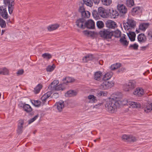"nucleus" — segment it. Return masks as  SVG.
<instances>
[{"mask_svg": "<svg viewBox=\"0 0 152 152\" xmlns=\"http://www.w3.org/2000/svg\"><path fill=\"white\" fill-rule=\"evenodd\" d=\"M90 13L88 11H85L81 14V18L85 19L89 18L90 16Z\"/></svg>", "mask_w": 152, "mask_h": 152, "instance_id": "bb28decb", "label": "nucleus"}, {"mask_svg": "<svg viewBox=\"0 0 152 152\" xmlns=\"http://www.w3.org/2000/svg\"><path fill=\"white\" fill-rule=\"evenodd\" d=\"M62 83L61 84H62L63 86H64V84L67 85V83H68L66 82V80H65V78L62 80Z\"/></svg>", "mask_w": 152, "mask_h": 152, "instance_id": "e2e57ef3", "label": "nucleus"}, {"mask_svg": "<svg viewBox=\"0 0 152 152\" xmlns=\"http://www.w3.org/2000/svg\"><path fill=\"white\" fill-rule=\"evenodd\" d=\"M124 27L125 29L129 30L134 28L136 26V23L134 20L132 19H127V22L126 23H124Z\"/></svg>", "mask_w": 152, "mask_h": 152, "instance_id": "39448f33", "label": "nucleus"}, {"mask_svg": "<svg viewBox=\"0 0 152 152\" xmlns=\"http://www.w3.org/2000/svg\"><path fill=\"white\" fill-rule=\"evenodd\" d=\"M107 17H110L111 18H115L116 16L119 15V13L115 10H113V8L107 9Z\"/></svg>", "mask_w": 152, "mask_h": 152, "instance_id": "6e6552de", "label": "nucleus"}, {"mask_svg": "<svg viewBox=\"0 0 152 152\" xmlns=\"http://www.w3.org/2000/svg\"><path fill=\"white\" fill-rule=\"evenodd\" d=\"M52 94V91H50L48 92L47 93H46L45 94H46V95L47 96V97H48V98L50 96V95H51Z\"/></svg>", "mask_w": 152, "mask_h": 152, "instance_id": "680f3d73", "label": "nucleus"}, {"mask_svg": "<svg viewBox=\"0 0 152 152\" xmlns=\"http://www.w3.org/2000/svg\"><path fill=\"white\" fill-rule=\"evenodd\" d=\"M52 96L55 99H56L59 97V94L58 93H54L52 95Z\"/></svg>", "mask_w": 152, "mask_h": 152, "instance_id": "5fc2aeb1", "label": "nucleus"}, {"mask_svg": "<svg viewBox=\"0 0 152 152\" xmlns=\"http://www.w3.org/2000/svg\"><path fill=\"white\" fill-rule=\"evenodd\" d=\"M85 22V19L81 18L77 19L76 21V25L78 27L82 29H84V24Z\"/></svg>", "mask_w": 152, "mask_h": 152, "instance_id": "ddd939ff", "label": "nucleus"}, {"mask_svg": "<svg viewBox=\"0 0 152 152\" xmlns=\"http://www.w3.org/2000/svg\"><path fill=\"white\" fill-rule=\"evenodd\" d=\"M144 110L146 113L149 112L152 110V103L147 104L144 108Z\"/></svg>", "mask_w": 152, "mask_h": 152, "instance_id": "7c9ffc66", "label": "nucleus"}, {"mask_svg": "<svg viewBox=\"0 0 152 152\" xmlns=\"http://www.w3.org/2000/svg\"><path fill=\"white\" fill-rule=\"evenodd\" d=\"M113 73L111 72H108L105 74L102 78L104 82L100 86V88L102 90H105L111 88L114 86L115 83L113 81L109 80L112 77Z\"/></svg>", "mask_w": 152, "mask_h": 152, "instance_id": "f03ea898", "label": "nucleus"}, {"mask_svg": "<svg viewBox=\"0 0 152 152\" xmlns=\"http://www.w3.org/2000/svg\"><path fill=\"white\" fill-rule=\"evenodd\" d=\"M102 4L104 5H108L112 3L111 0H101Z\"/></svg>", "mask_w": 152, "mask_h": 152, "instance_id": "a18cd8bd", "label": "nucleus"}, {"mask_svg": "<svg viewBox=\"0 0 152 152\" xmlns=\"http://www.w3.org/2000/svg\"><path fill=\"white\" fill-rule=\"evenodd\" d=\"M127 34L129 39L131 41L133 42L135 40L136 34L134 32L129 31Z\"/></svg>", "mask_w": 152, "mask_h": 152, "instance_id": "aec40b11", "label": "nucleus"}, {"mask_svg": "<svg viewBox=\"0 0 152 152\" xmlns=\"http://www.w3.org/2000/svg\"><path fill=\"white\" fill-rule=\"evenodd\" d=\"M147 37L150 40L152 38V29H149L147 32Z\"/></svg>", "mask_w": 152, "mask_h": 152, "instance_id": "de8ad7c7", "label": "nucleus"}, {"mask_svg": "<svg viewBox=\"0 0 152 152\" xmlns=\"http://www.w3.org/2000/svg\"><path fill=\"white\" fill-rule=\"evenodd\" d=\"M106 27L109 28L114 29L116 27V24L114 21L107 20L105 22Z\"/></svg>", "mask_w": 152, "mask_h": 152, "instance_id": "f8f14e48", "label": "nucleus"}, {"mask_svg": "<svg viewBox=\"0 0 152 152\" xmlns=\"http://www.w3.org/2000/svg\"><path fill=\"white\" fill-rule=\"evenodd\" d=\"M117 93L115 95L114 98H110L105 105V107L107 108L108 111L111 113L116 112L117 108L120 106L121 102L118 99L119 97L117 96Z\"/></svg>", "mask_w": 152, "mask_h": 152, "instance_id": "f257e3e1", "label": "nucleus"}, {"mask_svg": "<svg viewBox=\"0 0 152 152\" xmlns=\"http://www.w3.org/2000/svg\"><path fill=\"white\" fill-rule=\"evenodd\" d=\"M133 94L137 96L141 97L144 94V90L141 88H137L134 91Z\"/></svg>", "mask_w": 152, "mask_h": 152, "instance_id": "4468645a", "label": "nucleus"}, {"mask_svg": "<svg viewBox=\"0 0 152 152\" xmlns=\"http://www.w3.org/2000/svg\"><path fill=\"white\" fill-rule=\"evenodd\" d=\"M99 34L102 37L105 39H111L113 35V32L110 31L108 29H103L99 32Z\"/></svg>", "mask_w": 152, "mask_h": 152, "instance_id": "7ed1b4c3", "label": "nucleus"}, {"mask_svg": "<svg viewBox=\"0 0 152 152\" xmlns=\"http://www.w3.org/2000/svg\"><path fill=\"white\" fill-rule=\"evenodd\" d=\"M77 95L76 92L73 90H70L68 91L65 94L66 97H72L75 96Z\"/></svg>", "mask_w": 152, "mask_h": 152, "instance_id": "b1692460", "label": "nucleus"}, {"mask_svg": "<svg viewBox=\"0 0 152 152\" xmlns=\"http://www.w3.org/2000/svg\"><path fill=\"white\" fill-rule=\"evenodd\" d=\"M11 0H4V2L5 4L6 5L10 4Z\"/></svg>", "mask_w": 152, "mask_h": 152, "instance_id": "6e6d98bb", "label": "nucleus"}, {"mask_svg": "<svg viewBox=\"0 0 152 152\" xmlns=\"http://www.w3.org/2000/svg\"><path fill=\"white\" fill-rule=\"evenodd\" d=\"M42 86L41 84H40L38 85L34 88V92L35 94H38L40 91V90L42 88Z\"/></svg>", "mask_w": 152, "mask_h": 152, "instance_id": "e433bc0d", "label": "nucleus"}, {"mask_svg": "<svg viewBox=\"0 0 152 152\" xmlns=\"http://www.w3.org/2000/svg\"><path fill=\"white\" fill-rule=\"evenodd\" d=\"M102 75L101 72L100 71H97L94 74V79L97 80L99 81L101 79Z\"/></svg>", "mask_w": 152, "mask_h": 152, "instance_id": "4be33fe9", "label": "nucleus"}, {"mask_svg": "<svg viewBox=\"0 0 152 152\" xmlns=\"http://www.w3.org/2000/svg\"><path fill=\"white\" fill-rule=\"evenodd\" d=\"M89 35L91 37H94L95 33L94 31H89Z\"/></svg>", "mask_w": 152, "mask_h": 152, "instance_id": "13d9d810", "label": "nucleus"}, {"mask_svg": "<svg viewBox=\"0 0 152 152\" xmlns=\"http://www.w3.org/2000/svg\"><path fill=\"white\" fill-rule=\"evenodd\" d=\"M148 47V45H147L146 46H142L140 47L141 50L144 51L146 49V48Z\"/></svg>", "mask_w": 152, "mask_h": 152, "instance_id": "052dcab7", "label": "nucleus"}, {"mask_svg": "<svg viewBox=\"0 0 152 152\" xmlns=\"http://www.w3.org/2000/svg\"><path fill=\"white\" fill-rule=\"evenodd\" d=\"M26 104V103H23L21 102H20L19 104V106L21 107H23H23L24 106V105Z\"/></svg>", "mask_w": 152, "mask_h": 152, "instance_id": "bf43d9fd", "label": "nucleus"}, {"mask_svg": "<svg viewBox=\"0 0 152 152\" xmlns=\"http://www.w3.org/2000/svg\"><path fill=\"white\" fill-rule=\"evenodd\" d=\"M65 80H66V82L68 83H72L75 81L74 79L70 77H66L65 78Z\"/></svg>", "mask_w": 152, "mask_h": 152, "instance_id": "3c124183", "label": "nucleus"}, {"mask_svg": "<svg viewBox=\"0 0 152 152\" xmlns=\"http://www.w3.org/2000/svg\"><path fill=\"white\" fill-rule=\"evenodd\" d=\"M86 28L89 29H93L95 28V23L91 19H89L85 22L84 24V29Z\"/></svg>", "mask_w": 152, "mask_h": 152, "instance_id": "423d86ee", "label": "nucleus"}, {"mask_svg": "<svg viewBox=\"0 0 152 152\" xmlns=\"http://www.w3.org/2000/svg\"><path fill=\"white\" fill-rule=\"evenodd\" d=\"M68 101H66L64 102L63 104H64V106H68Z\"/></svg>", "mask_w": 152, "mask_h": 152, "instance_id": "774afa93", "label": "nucleus"}, {"mask_svg": "<svg viewBox=\"0 0 152 152\" xmlns=\"http://www.w3.org/2000/svg\"><path fill=\"white\" fill-rule=\"evenodd\" d=\"M138 45L136 43H135L133 45H130L129 46V48L130 49L131 48H133L134 50H137L138 49Z\"/></svg>", "mask_w": 152, "mask_h": 152, "instance_id": "8fccbe9b", "label": "nucleus"}, {"mask_svg": "<svg viewBox=\"0 0 152 152\" xmlns=\"http://www.w3.org/2000/svg\"><path fill=\"white\" fill-rule=\"evenodd\" d=\"M89 31H88L87 30H85L83 31V33L84 34L88 36L89 35Z\"/></svg>", "mask_w": 152, "mask_h": 152, "instance_id": "0e129e2a", "label": "nucleus"}, {"mask_svg": "<svg viewBox=\"0 0 152 152\" xmlns=\"http://www.w3.org/2000/svg\"><path fill=\"white\" fill-rule=\"evenodd\" d=\"M118 10L120 13L124 15L127 12V9L126 7L123 4H118L117 5Z\"/></svg>", "mask_w": 152, "mask_h": 152, "instance_id": "9b49d317", "label": "nucleus"}, {"mask_svg": "<svg viewBox=\"0 0 152 152\" xmlns=\"http://www.w3.org/2000/svg\"><path fill=\"white\" fill-rule=\"evenodd\" d=\"M149 23H143L140 24L139 26V28L142 31H145L149 25Z\"/></svg>", "mask_w": 152, "mask_h": 152, "instance_id": "a878e982", "label": "nucleus"}, {"mask_svg": "<svg viewBox=\"0 0 152 152\" xmlns=\"http://www.w3.org/2000/svg\"><path fill=\"white\" fill-rule=\"evenodd\" d=\"M39 115L37 114L35 116L29 120L28 121V124H30L34 121H35L38 117Z\"/></svg>", "mask_w": 152, "mask_h": 152, "instance_id": "09e8293b", "label": "nucleus"}, {"mask_svg": "<svg viewBox=\"0 0 152 152\" xmlns=\"http://www.w3.org/2000/svg\"><path fill=\"white\" fill-rule=\"evenodd\" d=\"M54 86H53V87H52L53 88L52 90H55L57 91L60 90L63 91L64 90V86L62 85V84H59L55 87H54Z\"/></svg>", "mask_w": 152, "mask_h": 152, "instance_id": "cd10ccee", "label": "nucleus"}, {"mask_svg": "<svg viewBox=\"0 0 152 152\" xmlns=\"http://www.w3.org/2000/svg\"><path fill=\"white\" fill-rule=\"evenodd\" d=\"M95 58L93 55L92 54H89L84 56L82 60L84 63L88 62V61H92Z\"/></svg>", "mask_w": 152, "mask_h": 152, "instance_id": "f3484780", "label": "nucleus"}, {"mask_svg": "<svg viewBox=\"0 0 152 152\" xmlns=\"http://www.w3.org/2000/svg\"><path fill=\"white\" fill-rule=\"evenodd\" d=\"M23 109L24 111L27 113H31L33 110V109L31 106L29 105L26 104L24 105Z\"/></svg>", "mask_w": 152, "mask_h": 152, "instance_id": "393cba45", "label": "nucleus"}, {"mask_svg": "<svg viewBox=\"0 0 152 152\" xmlns=\"http://www.w3.org/2000/svg\"><path fill=\"white\" fill-rule=\"evenodd\" d=\"M10 4H8V9L9 14H11L13 12V10L14 8L15 5L14 0H11Z\"/></svg>", "mask_w": 152, "mask_h": 152, "instance_id": "5701e85b", "label": "nucleus"}, {"mask_svg": "<svg viewBox=\"0 0 152 152\" xmlns=\"http://www.w3.org/2000/svg\"><path fill=\"white\" fill-rule=\"evenodd\" d=\"M140 10V7H139L133 8L131 10L132 15H135L138 14Z\"/></svg>", "mask_w": 152, "mask_h": 152, "instance_id": "c85d7f7f", "label": "nucleus"}, {"mask_svg": "<svg viewBox=\"0 0 152 152\" xmlns=\"http://www.w3.org/2000/svg\"><path fill=\"white\" fill-rule=\"evenodd\" d=\"M125 36V35L124 36L121 37L119 41L120 43L123 46L126 47L129 44V41H127Z\"/></svg>", "mask_w": 152, "mask_h": 152, "instance_id": "6ab92c4d", "label": "nucleus"}, {"mask_svg": "<svg viewBox=\"0 0 152 152\" xmlns=\"http://www.w3.org/2000/svg\"><path fill=\"white\" fill-rule=\"evenodd\" d=\"M123 86L125 91H131L135 87L136 83L133 80H130L128 83L124 84Z\"/></svg>", "mask_w": 152, "mask_h": 152, "instance_id": "20e7f679", "label": "nucleus"}, {"mask_svg": "<svg viewBox=\"0 0 152 152\" xmlns=\"http://www.w3.org/2000/svg\"><path fill=\"white\" fill-rule=\"evenodd\" d=\"M42 56L45 59L49 60L52 58V55L49 53H45L42 55Z\"/></svg>", "mask_w": 152, "mask_h": 152, "instance_id": "c9c22d12", "label": "nucleus"}, {"mask_svg": "<svg viewBox=\"0 0 152 152\" xmlns=\"http://www.w3.org/2000/svg\"><path fill=\"white\" fill-rule=\"evenodd\" d=\"M88 99L89 100V102L91 103H95L97 100L96 99V97L94 95H90L88 97Z\"/></svg>", "mask_w": 152, "mask_h": 152, "instance_id": "72a5a7b5", "label": "nucleus"}, {"mask_svg": "<svg viewBox=\"0 0 152 152\" xmlns=\"http://www.w3.org/2000/svg\"><path fill=\"white\" fill-rule=\"evenodd\" d=\"M101 0H92V1L95 4H98L100 2Z\"/></svg>", "mask_w": 152, "mask_h": 152, "instance_id": "69168bd1", "label": "nucleus"}, {"mask_svg": "<svg viewBox=\"0 0 152 152\" xmlns=\"http://www.w3.org/2000/svg\"><path fill=\"white\" fill-rule=\"evenodd\" d=\"M98 13L99 16L103 18H106L107 17V9H105L102 7H100L98 8Z\"/></svg>", "mask_w": 152, "mask_h": 152, "instance_id": "0eeeda50", "label": "nucleus"}, {"mask_svg": "<svg viewBox=\"0 0 152 152\" xmlns=\"http://www.w3.org/2000/svg\"><path fill=\"white\" fill-rule=\"evenodd\" d=\"M59 83V81L58 80H54L51 83L50 85L48 86V88H50V89L52 90L53 89L52 87H53V86H54V87H56Z\"/></svg>", "mask_w": 152, "mask_h": 152, "instance_id": "473e14b6", "label": "nucleus"}, {"mask_svg": "<svg viewBox=\"0 0 152 152\" xmlns=\"http://www.w3.org/2000/svg\"><path fill=\"white\" fill-rule=\"evenodd\" d=\"M24 72V71L23 69H20L17 72V75H21L23 74Z\"/></svg>", "mask_w": 152, "mask_h": 152, "instance_id": "4d7b16f0", "label": "nucleus"}, {"mask_svg": "<svg viewBox=\"0 0 152 152\" xmlns=\"http://www.w3.org/2000/svg\"><path fill=\"white\" fill-rule=\"evenodd\" d=\"M45 94H44L41 98V100L43 102L45 101L46 99L48 98V97H47V96Z\"/></svg>", "mask_w": 152, "mask_h": 152, "instance_id": "864d4df0", "label": "nucleus"}, {"mask_svg": "<svg viewBox=\"0 0 152 152\" xmlns=\"http://www.w3.org/2000/svg\"><path fill=\"white\" fill-rule=\"evenodd\" d=\"M134 4V0H126V5L128 7H131Z\"/></svg>", "mask_w": 152, "mask_h": 152, "instance_id": "4c0bfd02", "label": "nucleus"}, {"mask_svg": "<svg viewBox=\"0 0 152 152\" xmlns=\"http://www.w3.org/2000/svg\"><path fill=\"white\" fill-rule=\"evenodd\" d=\"M63 103H64V102L61 101L56 103L57 105V109L59 112L61 111L64 108V104Z\"/></svg>", "mask_w": 152, "mask_h": 152, "instance_id": "412c9836", "label": "nucleus"}, {"mask_svg": "<svg viewBox=\"0 0 152 152\" xmlns=\"http://www.w3.org/2000/svg\"><path fill=\"white\" fill-rule=\"evenodd\" d=\"M96 25L99 28H102L104 26V23L102 21L99 20L96 22Z\"/></svg>", "mask_w": 152, "mask_h": 152, "instance_id": "a19ab883", "label": "nucleus"}, {"mask_svg": "<svg viewBox=\"0 0 152 152\" xmlns=\"http://www.w3.org/2000/svg\"><path fill=\"white\" fill-rule=\"evenodd\" d=\"M121 64L120 63H116L111 65L110 67L111 70H114L119 68L121 66Z\"/></svg>", "mask_w": 152, "mask_h": 152, "instance_id": "f704fd0d", "label": "nucleus"}, {"mask_svg": "<svg viewBox=\"0 0 152 152\" xmlns=\"http://www.w3.org/2000/svg\"><path fill=\"white\" fill-rule=\"evenodd\" d=\"M122 140L126 142H134L136 141L135 137L132 135H123L122 137Z\"/></svg>", "mask_w": 152, "mask_h": 152, "instance_id": "9d476101", "label": "nucleus"}, {"mask_svg": "<svg viewBox=\"0 0 152 152\" xmlns=\"http://www.w3.org/2000/svg\"><path fill=\"white\" fill-rule=\"evenodd\" d=\"M98 94L99 96H101L103 95V96H105L104 95V91H100L99 94Z\"/></svg>", "mask_w": 152, "mask_h": 152, "instance_id": "338daca9", "label": "nucleus"}, {"mask_svg": "<svg viewBox=\"0 0 152 152\" xmlns=\"http://www.w3.org/2000/svg\"><path fill=\"white\" fill-rule=\"evenodd\" d=\"M113 35L116 38H119L121 36V32L118 29L113 32Z\"/></svg>", "mask_w": 152, "mask_h": 152, "instance_id": "58836bf2", "label": "nucleus"}, {"mask_svg": "<svg viewBox=\"0 0 152 152\" xmlns=\"http://www.w3.org/2000/svg\"><path fill=\"white\" fill-rule=\"evenodd\" d=\"M0 13L2 17L5 19H7L9 16L6 10V6H3L0 7Z\"/></svg>", "mask_w": 152, "mask_h": 152, "instance_id": "1a4fd4ad", "label": "nucleus"}, {"mask_svg": "<svg viewBox=\"0 0 152 152\" xmlns=\"http://www.w3.org/2000/svg\"><path fill=\"white\" fill-rule=\"evenodd\" d=\"M137 39L140 43H143L146 42L147 40V38L144 34L141 33L138 36Z\"/></svg>", "mask_w": 152, "mask_h": 152, "instance_id": "2eb2a0df", "label": "nucleus"}, {"mask_svg": "<svg viewBox=\"0 0 152 152\" xmlns=\"http://www.w3.org/2000/svg\"><path fill=\"white\" fill-rule=\"evenodd\" d=\"M92 15L94 18L96 19L99 18V15L98 13V11L96 10H93L92 12Z\"/></svg>", "mask_w": 152, "mask_h": 152, "instance_id": "2f4dec72", "label": "nucleus"}, {"mask_svg": "<svg viewBox=\"0 0 152 152\" xmlns=\"http://www.w3.org/2000/svg\"><path fill=\"white\" fill-rule=\"evenodd\" d=\"M84 3L87 6L91 7L93 5V2L91 0H83Z\"/></svg>", "mask_w": 152, "mask_h": 152, "instance_id": "79ce46f5", "label": "nucleus"}, {"mask_svg": "<svg viewBox=\"0 0 152 152\" xmlns=\"http://www.w3.org/2000/svg\"><path fill=\"white\" fill-rule=\"evenodd\" d=\"M2 71L1 72V75H8L9 74V71L6 68H1Z\"/></svg>", "mask_w": 152, "mask_h": 152, "instance_id": "49530a36", "label": "nucleus"}, {"mask_svg": "<svg viewBox=\"0 0 152 152\" xmlns=\"http://www.w3.org/2000/svg\"><path fill=\"white\" fill-rule=\"evenodd\" d=\"M59 26L58 24L51 25L48 27V30L49 31H52L57 29Z\"/></svg>", "mask_w": 152, "mask_h": 152, "instance_id": "c756f323", "label": "nucleus"}, {"mask_svg": "<svg viewBox=\"0 0 152 152\" xmlns=\"http://www.w3.org/2000/svg\"><path fill=\"white\" fill-rule=\"evenodd\" d=\"M55 65L54 64H53L52 65L48 66L46 68V70L47 72H51L55 68Z\"/></svg>", "mask_w": 152, "mask_h": 152, "instance_id": "ea45409f", "label": "nucleus"}, {"mask_svg": "<svg viewBox=\"0 0 152 152\" xmlns=\"http://www.w3.org/2000/svg\"><path fill=\"white\" fill-rule=\"evenodd\" d=\"M24 124V120L21 119L19 121L17 133L18 134H21L23 132V125Z\"/></svg>", "mask_w": 152, "mask_h": 152, "instance_id": "dca6fc26", "label": "nucleus"}, {"mask_svg": "<svg viewBox=\"0 0 152 152\" xmlns=\"http://www.w3.org/2000/svg\"><path fill=\"white\" fill-rule=\"evenodd\" d=\"M83 6L84 4L83 3L82 4V5L80 7L78 10L79 12L81 13V14L82 12L85 11V9Z\"/></svg>", "mask_w": 152, "mask_h": 152, "instance_id": "603ef678", "label": "nucleus"}, {"mask_svg": "<svg viewBox=\"0 0 152 152\" xmlns=\"http://www.w3.org/2000/svg\"><path fill=\"white\" fill-rule=\"evenodd\" d=\"M127 105L129 104L132 108H140V103L138 102H129V103L127 101L126 103Z\"/></svg>", "mask_w": 152, "mask_h": 152, "instance_id": "a211bd4d", "label": "nucleus"}, {"mask_svg": "<svg viewBox=\"0 0 152 152\" xmlns=\"http://www.w3.org/2000/svg\"><path fill=\"white\" fill-rule=\"evenodd\" d=\"M0 26L1 28H5L6 26L5 21L1 18H0Z\"/></svg>", "mask_w": 152, "mask_h": 152, "instance_id": "37998d69", "label": "nucleus"}, {"mask_svg": "<svg viewBox=\"0 0 152 152\" xmlns=\"http://www.w3.org/2000/svg\"><path fill=\"white\" fill-rule=\"evenodd\" d=\"M33 102H31V103L35 106L37 107H39L41 104V102L38 100H33Z\"/></svg>", "mask_w": 152, "mask_h": 152, "instance_id": "c03bdc74", "label": "nucleus"}]
</instances>
